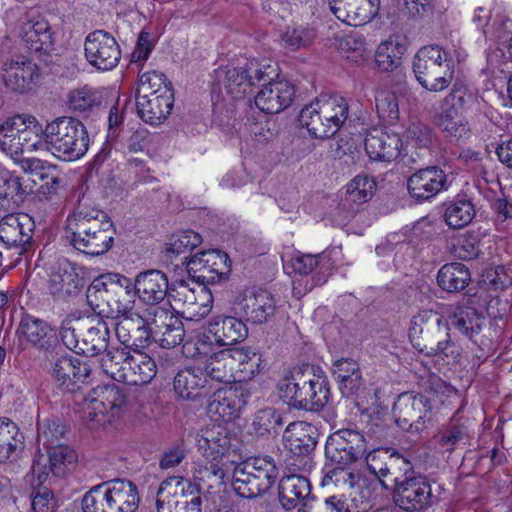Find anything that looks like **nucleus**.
Wrapping results in <instances>:
<instances>
[{"instance_id":"obj_1","label":"nucleus","mask_w":512,"mask_h":512,"mask_svg":"<svg viewBox=\"0 0 512 512\" xmlns=\"http://www.w3.org/2000/svg\"><path fill=\"white\" fill-rule=\"evenodd\" d=\"M65 233L76 250L89 256H101L113 247L116 230L106 212L79 204L66 219Z\"/></svg>"},{"instance_id":"obj_2","label":"nucleus","mask_w":512,"mask_h":512,"mask_svg":"<svg viewBox=\"0 0 512 512\" xmlns=\"http://www.w3.org/2000/svg\"><path fill=\"white\" fill-rule=\"evenodd\" d=\"M134 282L123 275L108 273L94 279L87 290V301L101 318L119 319L133 314Z\"/></svg>"},{"instance_id":"obj_3","label":"nucleus","mask_w":512,"mask_h":512,"mask_svg":"<svg viewBox=\"0 0 512 512\" xmlns=\"http://www.w3.org/2000/svg\"><path fill=\"white\" fill-rule=\"evenodd\" d=\"M412 346L426 356L459 361L461 350L451 340L448 321L433 310H421L413 316L409 328Z\"/></svg>"},{"instance_id":"obj_4","label":"nucleus","mask_w":512,"mask_h":512,"mask_svg":"<svg viewBox=\"0 0 512 512\" xmlns=\"http://www.w3.org/2000/svg\"><path fill=\"white\" fill-rule=\"evenodd\" d=\"M279 397L296 409L319 410L329 401L330 388L326 376L313 369H297L278 381Z\"/></svg>"},{"instance_id":"obj_5","label":"nucleus","mask_w":512,"mask_h":512,"mask_svg":"<svg viewBox=\"0 0 512 512\" xmlns=\"http://www.w3.org/2000/svg\"><path fill=\"white\" fill-rule=\"evenodd\" d=\"M466 55L455 51L453 55L439 45L421 47L413 59V72L419 84L428 91L441 92L449 87L455 75V60Z\"/></svg>"},{"instance_id":"obj_6","label":"nucleus","mask_w":512,"mask_h":512,"mask_svg":"<svg viewBox=\"0 0 512 512\" xmlns=\"http://www.w3.org/2000/svg\"><path fill=\"white\" fill-rule=\"evenodd\" d=\"M45 149L63 161L83 157L89 147L84 124L73 117H59L48 123L43 131Z\"/></svg>"},{"instance_id":"obj_7","label":"nucleus","mask_w":512,"mask_h":512,"mask_svg":"<svg viewBox=\"0 0 512 512\" xmlns=\"http://www.w3.org/2000/svg\"><path fill=\"white\" fill-rule=\"evenodd\" d=\"M278 474L279 466L272 456L251 457L235 467L232 486L240 497L255 498L274 485Z\"/></svg>"},{"instance_id":"obj_8","label":"nucleus","mask_w":512,"mask_h":512,"mask_svg":"<svg viewBox=\"0 0 512 512\" xmlns=\"http://www.w3.org/2000/svg\"><path fill=\"white\" fill-rule=\"evenodd\" d=\"M395 504L406 512H423L431 507L436 499L432 493L428 478L415 473L413 466L403 471L402 476L393 483Z\"/></svg>"},{"instance_id":"obj_9","label":"nucleus","mask_w":512,"mask_h":512,"mask_svg":"<svg viewBox=\"0 0 512 512\" xmlns=\"http://www.w3.org/2000/svg\"><path fill=\"white\" fill-rule=\"evenodd\" d=\"M201 504V497L193 484L182 477L167 478L158 488V512H202Z\"/></svg>"},{"instance_id":"obj_10","label":"nucleus","mask_w":512,"mask_h":512,"mask_svg":"<svg viewBox=\"0 0 512 512\" xmlns=\"http://www.w3.org/2000/svg\"><path fill=\"white\" fill-rule=\"evenodd\" d=\"M126 395L114 384L98 386L84 399L83 414L97 424L111 423L119 417L126 406Z\"/></svg>"},{"instance_id":"obj_11","label":"nucleus","mask_w":512,"mask_h":512,"mask_svg":"<svg viewBox=\"0 0 512 512\" xmlns=\"http://www.w3.org/2000/svg\"><path fill=\"white\" fill-rule=\"evenodd\" d=\"M183 348L191 357L205 358L202 371H205L206 379L214 382H230L233 378L232 360L225 349L212 352V341L209 335H199L195 342H186Z\"/></svg>"},{"instance_id":"obj_12","label":"nucleus","mask_w":512,"mask_h":512,"mask_svg":"<svg viewBox=\"0 0 512 512\" xmlns=\"http://www.w3.org/2000/svg\"><path fill=\"white\" fill-rule=\"evenodd\" d=\"M366 451L365 436L356 429L345 428L328 437L325 456L334 465H352L363 458Z\"/></svg>"},{"instance_id":"obj_13","label":"nucleus","mask_w":512,"mask_h":512,"mask_svg":"<svg viewBox=\"0 0 512 512\" xmlns=\"http://www.w3.org/2000/svg\"><path fill=\"white\" fill-rule=\"evenodd\" d=\"M153 306L119 318L115 324L117 339L129 351H142L152 343Z\"/></svg>"},{"instance_id":"obj_14","label":"nucleus","mask_w":512,"mask_h":512,"mask_svg":"<svg viewBox=\"0 0 512 512\" xmlns=\"http://www.w3.org/2000/svg\"><path fill=\"white\" fill-rule=\"evenodd\" d=\"M186 269L199 285L207 286L218 283L229 276L231 261L225 252L211 249L192 256L186 262Z\"/></svg>"},{"instance_id":"obj_15","label":"nucleus","mask_w":512,"mask_h":512,"mask_svg":"<svg viewBox=\"0 0 512 512\" xmlns=\"http://www.w3.org/2000/svg\"><path fill=\"white\" fill-rule=\"evenodd\" d=\"M432 406L429 399L422 394L405 392L398 396L393 405L396 424L409 433H419L426 428L427 414Z\"/></svg>"},{"instance_id":"obj_16","label":"nucleus","mask_w":512,"mask_h":512,"mask_svg":"<svg viewBox=\"0 0 512 512\" xmlns=\"http://www.w3.org/2000/svg\"><path fill=\"white\" fill-rule=\"evenodd\" d=\"M230 304L233 314L253 324L270 322L277 310L275 297L267 291L240 292Z\"/></svg>"},{"instance_id":"obj_17","label":"nucleus","mask_w":512,"mask_h":512,"mask_svg":"<svg viewBox=\"0 0 512 512\" xmlns=\"http://www.w3.org/2000/svg\"><path fill=\"white\" fill-rule=\"evenodd\" d=\"M251 397L247 384H236L216 390L207 405L209 416L216 422H230L239 417Z\"/></svg>"},{"instance_id":"obj_18","label":"nucleus","mask_w":512,"mask_h":512,"mask_svg":"<svg viewBox=\"0 0 512 512\" xmlns=\"http://www.w3.org/2000/svg\"><path fill=\"white\" fill-rule=\"evenodd\" d=\"M365 460L368 471L385 489H389V483L397 481L403 471L411 468V462L406 457L391 449H375L366 455Z\"/></svg>"},{"instance_id":"obj_19","label":"nucleus","mask_w":512,"mask_h":512,"mask_svg":"<svg viewBox=\"0 0 512 512\" xmlns=\"http://www.w3.org/2000/svg\"><path fill=\"white\" fill-rule=\"evenodd\" d=\"M84 50L87 61L103 71L116 67L121 58L116 39L104 30L90 32L85 39Z\"/></svg>"},{"instance_id":"obj_20","label":"nucleus","mask_w":512,"mask_h":512,"mask_svg":"<svg viewBox=\"0 0 512 512\" xmlns=\"http://www.w3.org/2000/svg\"><path fill=\"white\" fill-rule=\"evenodd\" d=\"M375 188V181L368 176L353 178L347 184L346 192L335 209V221L338 224H344L350 220L360 207L373 197Z\"/></svg>"},{"instance_id":"obj_21","label":"nucleus","mask_w":512,"mask_h":512,"mask_svg":"<svg viewBox=\"0 0 512 512\" xmlns=\"http://www.w3.org/2000/svg\"><path fill=\"white\" fill-rule=\"evenodd\" d=\"M318 432L312 425L304 421L290 423L283 434L285 447L298 459L291 465L298 469L306 465L317 445Z\"/></svg>"},{"instance_id":"obj_22","label":"nucleus","mask_w":512,"mask_h":512,"mask_svg":"<svg viewBox=\"0 0 512 512\" xmlns=\"http://www.w3.org/2000/svg\"><path fill=\"white\" fill-rule=\"evenodd\" d=\"M52 361V376L58 387L64 392H75L85 383L91 374L90 366L70 354H59Z\"/></svg>"},{"instance_id":"obj_23","label":"nucleus","mask_w":512,"mask_h":512,"mask_svg":"<svg viewBox=\"0 0 512 512\" xmlns=\"http://www.w3.org/2000/svg\"><path fill=\"white\" fill-rule=\"evenodd\" d=\"M266 79H269V82L263 85L255 96V104L267 114H276L291 105L295 97V88L286 79L273 80L269 75Z\"/></svg>"},{"instance_id":"obj_24","label":"nucleus","mask_w":512,"mask_h":512,"mask_svg":"<svg viewBox=\"0 0 512 512\" xmlns=\"http://www.w3.org/2000/svg\"><path fill=\"white\" fill-rule=\"evenodd\" d=\"M152 341L157 342L162 348L170 349L179 345L184 338V326L182 321L171 311L160 306H153Z\"/></svg>"},{"instance_id":"obj_25","label":"nucleus","mask_w":512,"mask_h":512,"mask_svg":"<svg viewBox=\"0 0 512 512\" xmlns=\"http://www.w3.org/2000/svg\"><path fill=\"white\" fill-rule=\"evenodd\" d=\"M278 495L281 506L285 510L298 508V512H310L311 485L309 480L301 475L283 476L278 485Z\"/></svg>"},{"instance_id":"obj_26","label":"nucleus","mask_w":512,"mask_h":512,"mask_svg":"<svg viewBox=\"0 0 512 512\" xmlns=\"http://www.w3.org/2000/svg\"><path fill=\"white\" fill-rule=\"evenodd\" d=\"M47 452V456L38 455L32 464V473L39 484L47 479L49 472L57 477L62 476L66 467L77 460L76 452L67 445L56 444L47 448Z\"/></svg>"},{"instance_id":"obj_27","label":"nucleus","mask_w":512,"mask_h":512,"mask_svg":"<svg viewBox=\"0 0 512 512\" xmlns=\"http://www.w3.org/2000/svg\"><path fill=\"white\" fill-rule=\"evenodd\" d=\"M34 221L25 213L7 214L0 220V240L7 247L19 249L22 255L33 236Z\"/></svg>"},{"instance_id":"obj_28","label":"nucleus","mask_w":512,"mask_h":512,"mask_svg":"<svg viewBox=\"0 0 512 512\" xmlns=\"http://www.w3.org/2000/svg\"><path fill=\"white\" fill-rule=\"evenodd\" d=\"M82 279L74 265L65 258L58 259L49 267L47 288L54 297L67 299L78 293Z\"/></svg>"},{"instance_id":"obj_29","label":"nucleus","mask_w":512,"mask_h":512,"mask_svg":"<svg viewBox=\"0 0 512 512\" xmlns=\"http://www.w3.org/2000/svg\"><path fill=\"white\" fill-rule=\"evenodd\" d=\"M407 187L412 198L418 201L429 200L447 189V176L439 167H427L413 173L408 178Z\"/></svg>"},{"instance_id":"obj_30","label":"nucleus","mask_w":512,"mask_h":512,"mask_svg":"<svg viewBox=\"0 0 512 512\" xmlns=\"http://www.w3.org/2000/svg\"><path fill=\"white\" fill-rule=\"evenodd\" d=\"M224 75V87L235 99L243 98L252 86L268 77V73L255 61L247 62L244 67L227 68Z\"/></svg>"},{"instance_id":"obj_31","label":"nucleus","mask_w":512,"mask_h":512,"mask_svg":"<svg viewBox=\"0 0 512 512\" xmlns=\"http://www.w3.org/2000/svg\"><path fill=\"white\" fill-rule=\"evenodd\" d=\"M208 334L219 346H232L246 339L248 328L243 319L230 315H214L207 324Z\"/></svg>"},{"instance_id":"obj_32","label":"nucleus","mask_w":512,"mask_h":512,"mask_svg":"<svg viewBox=\"0 0 512 512\" xmlns=\"http://www.w3.org/2000/svg\"><path fill=\"white\" fill-rule=\"evenodd\" d=\"M364 144L371 160L386 162L396 159L403 145L398 133L377 128L369 131Z\"/></svg>"},{"instance_id":"obj_33","label":"nucleus","mask_w":512,"mask_h":512,"mask_svg":"<svg viewBox=\"0 0 512 512\" xmlns=\"http://www.w3.org/2000/svg\"><path fill=\"white\" fill-rule=\"evenodd\" d=\"M133 282L137 296L149 306H158L167 296L168 277L160 270L140 272Z\"/></svg>"},{"instance_id":"obj_34","label":"nucleus","mask_w":512,"mask_h":512,"mask_svg":"<svg viewBox=\"0 0 512 512\" xmlns=\"http://www.w3.org/2000/svg\"><path fill=\"white\" fill-rule=\"evenodd\" d=\"M5 66L4 84L13 92L27 93L34 89L40 79L39 67L30 60H12Z\"/></svg>"},{"instance_id":"obj_35","label":"nucleus","mask_w":512,"mask_h":512,"mask_svg":"<svg viewBox=\"0 0 512 512\" xmlns=\"http://www.w3.org/2000/svg\"><path fill=\"white\" fill-rule=\"evenodd\" d=\"M224 457H204L195 462L193 479L195 490L198 494L201 491L214 493L224 484L226 472L224 470Z\"/></svg>"},{"instance_id":"obj_36","label":"nucleus","mask_w":512,"mask_h":512,"mask_svg":"<svg viewBox=\"0 0 512 512\" xmlns=\"http://www.w3.org/2000/svg\"><path fill=\"white\" fill-rule=\"evenodd\" d=\"M198 450L203 457H224L231 446L229 431L220 423L209 424L196 435Z\"/></svg>"},{"instance_id":"obj_37","label":"nucleus","mask_w":512,"mask_h":512,"mask_svg":"<svg viewBox=\"0 0 512 512\" xmlns=\"http://www.w3.org/2000/svg\"><path fill=\"white\" fill-rule=\"evenodd\" d=\"M202 366H188L174 377V390L183 399H194L212 391L210 380L206 379Z\"/></svg>"},{"instance_id":"obj_38","label":"nucleus","mask_w":512,"mask_h":512,"mask_svg":"<svg viewBox=\"0 0 512 512\" xmlns=\"http://www.w3.org/2000/svg\"><path fill=\"white\" fill-rule=\"evenodd\" d=\"M17 333L20 339L39 350H47L57 340L55 330L46 321L28 314L21 318Z\"/></svg>"},{"instance_id":"obj_39","label":"nucleus","mask_w":512,"mask_h":512,"mask_svg":"<svg viewBox=\"0 0 512 512\" xmlns=\"http://www.w3.org/2000/svg\"><path fill=\"white\" fill-rule=\"evenodd\" d=\"M174 105V92L165 90L164 95L136 96V108L139 117L146 123H162Z\"/></svg>"},{"instance_id":"obj_40","label":"nucleus","mask_w":512,"mask_h":512,"mask_svg":"<svg viewBox=\"0 0 512 512\" xmlns=\"http://www.w3.org/2000/svg\"><path fill=\"white\" fill-rule=\"evenodd\" d=\"M157 373L155 361L145 352L129 351L122 383L128 385L148 384Z\"/></svg>"},{"instance_id":"obj_41","label":"nucleus","mask_w":512,"mask_h":512,"mask_svg":"<svg viewBox=\"0 0 512 512\" xmlns=\"http://www.w3.org/2000/svg\"><path fill=\"white\" fill-rule=\"evenodd\" d=\"M111 512H134L139 505L136 485L125 479L105 482Z\"/></svg>"},{"instance_id":"obj_42","label":"nucleus","mask_w":512,"mask_h":512,"mask_svg":"<svg viewBox=\"0 0 512 512\" xmlns=\"http://www.w3.org/2000/svg\"><path fill=\"white\" fill-rule=\"evenodd\" d=\"M179 295L184 297L183 316L187 320L198 321L206 317L213 307V295L205 285L195 288L182 287Z\"/></svg>"},{"instance_id":"obj_43","label":"nucleus","mask_w":512,"mask_h":512,"mask_svg":"<svg viewBox=\"0 0 512 512\" xmlns=\"http://www.w3.org/2000/svg\"><path fill=\"white\" fill-rule=\"evenodd\" d=\"M484 323L483 313L470 305H458L449 317V328L473 339L478 335Z\"/></svg>"},{"instance_id":"obj_44","label":"nucleus","mask_w":512,"mask_h":512,"mask_svg":"<svg viewBox=\"0 0 512 512\" xmlns=\"http://www.w3.org/2000/svg\"><path fill=\"white\" fill-rule=\"evenodd\" d=\"M437 126L450 138L456 140L468 138L470 127L468 122L462 117L458 108H453L442 103L440 112L435 118Z\"/></svg>"},{"instance_id":"obj_45","label":"nucleus","mask_w":512,"mask_h":512,"mask_svg":"<svg viewBox=\"0 0 512 512\" xmlns=\"http://www.w3.org/2000/svg\"><path fill=\"white\" fill-rule=\"evenodd\" d=\"M110 331L105 321L99 320L95 326L81 334L79 354L94 357L107 350Z\"/></svg>"},{"instance_id":"obj_46","label":"nucleus","mask_w":512,"mask_h":512,"mask_svg":"<svg viewBox=\"0 0 512 512\" xmlns=\"http://www.w3.org/2000/svg\"><path fill=\"white\" fill-rule=\"evenodd\" d=\"M471 281V274L467 266L452 262L443 265L437 274V283L447 292H459L465 289Z\"/></svg>"},{"instance_id":"obj_47","label":"nucleus","mask_w":512,"mask_h":512,"mask_svg":"<svg viewBox=\"0 0 512 512\" xmlns=\"http://www.w3.org/2000/svg\"><path fill=\"white\" fill-rule=\"evenodd\" d=\"M21 37L31 51L46 52L52 46L50 27L44 20L24 23L21 27Z\"/></svg>"},{"instance_id":"obj_48","label":"nucleus","mask_w":512,"mask_h":512,"mask_svg":"<svg viewBox=\"0 0 512 512\" xmlns=\"http://www.w3.org/2000/svg\"><path fill=\"white\" fill-rule=\"evenodd\" d=\"M315 102L318 104L325 121L330 123V126H334L333 133L335 135L348 118V101L340 95H332L327 98H317Z\"/></svg>"},{"instance_id":"obj_49","label":"nucleus","mask_w":512,"mask_h":512,"mask_svg":"<svg viewBox=\"0 0 512 512\" xmlns=\"http://www.w3.org/2000/svg\"><path fill=\"white\" fill-rule=\"evenodd\" d=\"M320 111L318 104L312 101L301 110L299 122L312 137L318 139L329 138L334 135V126H330V123L325 121Z\"/></svg>"},{"instance_id":"obj_50","label":"nucleus","mask_w":512,"mask_h":512,"mask_svg":"<svg viewBox=\"0 0 512 512\" xmlns=\"http://www.w3.org/2000/svg\"><path fill=\"white\" fill-rule=\"evenodd\" d=\"M24 193L19 176L8 171L0 172V209L17 208L23 202Z\"/></svg>"},{"instance_id":"obj_51","label":"nucleus","mask_w":512,"mask_h":512,"mask_svg":"<svg viewBox=\"0 0 512 512\" xmlns=\"http://www.w3.org/2000/svg\"><path fill=\"white\" fill-rule=\"evenodd\" d=\"M475 214L474 204L470 200L457 198L446 206L444 220L450 228L461 229L471 223Z\"/></svg>"},{"instance_id":"obj_52","label":"nucleus","mask_w":512,"mask_h":512,"mask_svg":"<svg viewBox=\"0 0 512 512\" xmlns=\"http://www.w3.org/2000/svg\"><path fill=\"white\" fill-rule=\"evenodd\" d=\"M129 350L125 347H111L103 352L100 366L105 374L117 382H122Z\"/></svg>"},{"instance_id":"obj_53","label":"nucleus","mask_w":512,"mask_h":512,"mask_svg":"<svg viewBox=\"0 0 512 512\" xmlns=\"http://www.w3.org/2000/svg\"><path fill=\"white\" fill-rule=\"evenodd\" d=\"M17 425L8 418H0V462H6L22 444Z\"/></svg>"},{"instance_id":"obj_54","label":"nucleus","mask_w":512,"mask_h":512,"mask_svg":"<svg viewBox=\"0 0 512 512\" xmlns=\"http://www.w3.org/2000/svg\"><path fill=\"white\" fill-rule=\"evenodd\" d=\"M201 242L202 237L197 232L193 230L180 231L172 236L166 249V255L170 260L173 257L185 255L198 247ZM183 259L186 261L187 256H183Z\"/></svg>"},{"instance_id":"obj_55","label":"nucleus","mask_w":512,"mask_h":512,"mask_svg":"<svg viewBox=\"0 0 512 512\" xmlns=\"http://www.w3.org/2000/svg\"><path fill=\"white\" fill-rule=\"evenodd\" d=\"M450 253L461 260H472L480 253V240L476 235L465 233L451 239L449 243Z\"/></svg>"},{"instance_id":"obj_56","label":"nucleus","mask_w":512,"mask_h":512,"mask_svg":"<svg viewBox=\"0 0 512 512\" xmlns=\"http://www.w3.org/2000/svg\"><path fill=\"white\" fill-rule=\"evenodd\" d=\"M165 90L173 92L172 85L161 72L150 71L140 75L137 96L164 95Z\"/></svg>"},{"instance_id":"obj_57","label":"nucleus","mask_w":512,"mask_h":512,"mask_svg":"<svg viewBox=\"0 0 512 512\" xmlns=\"http://www.w3.org/2000/svg\"><path fill=\"white\" fill-rule=\"evenodd\" d=\"M350 465H334L330 462V465H325L324 476L322 478V485L329 486H344L353 488L357 483L358 476L353 471L349 470Z\"/></svg>"},{"instance_id":"obj_58","label":"nucleus","mask_w":512,"mask_h":512,"mask_svg":"<svg viewBox=\"0 0 512 512\" xmlns=\"http://www.w3.org/2000/svg\"><path fill=\"white\" fill-rule=\"evenodd\" d=\"M282 425V417L273 407L258 410L252 421L253 432L258 436H265Z\"/></svg>"},{"instance_id":"obj_59","label":"nucleus","mask_w":512,"mask_h":512,"mask_svg":"<svg viewBox=\"0 0 512 512\" xmlns=\"http://www.w3.org/2000/svg\"><path fill=\"white\" fill-rule=\"evenodd\" d=\"M376 110L381 119L393 123L399 118L398 99L394 92L379 90L375 95Z\"/></svg>"},{"instance_id":"obj_60","label":"nucleus","mask_w":512,"mask_h":512,"mask_svg":"<svg viewBox=\"0 0 512 512\" xmlns=\"http://www.w3.org/2000/svg\"><path fill=\"white\" fill-rule=\"evenodd\" d=\"M84 512H111L105 483L91 488L82 499Z\"/></svg>"},{"instance_id":"obj_61","label":"nucleus","mask_w":512,"mask_h":512,"mask_svg":"<svg viewBox=\"0 0 512 512\" xmlns=\"http://www.w3.org/2000/svg\"><path fill=\"white\" fill-rule=\"evenodd\" d=\"M326 259H328V257L324 253L302 254L291 260V266L293 271L300 275H307L316 269H319L318 273L324 274L329 268L328 265L323 263Z\"/></svg>"},{"instance_id":"obj_62","label":"nucleus","mask_w":512,"mask_h":512,"mask_svg":"<svg viewBox=\"0 0 512 512\" xmlns=\"http://www.w3.org/2000/svg\"><path fill=\"white\" fill-rule=\"evenodd\" d=\"M469 433L465 426L452 425L446 429L439 438V445L445 452L451 453L455 449L468 444Z\"/></svg>"},{"instance_id":"obj_63","label":"nucleus","mask_w":512,"mask_h":512,"mask_svg":"<svg viewBox=\"0 0 512 512\" xmlns=\"http://www.w3.org/2000/svg\"><path fill=\"white\" fill-rule=\"evenodd\" d=\"M65 434L64 426L58 419H45L38 422V441L43 443V446L49 448L55 446Z\"/></svg>"},{"instance_id":"obj_64","label":"nucleus","mask_w":512,"mask_h":512,"mask_svg":"<svg viewBox=\"0 0 512 512\" xmlns=\"http://www.w3.org/2000/svg\"><path fill=\"white\" fill-rule=\"evenodd\" d=\"M69 107L78 112H85L99 104L97 94L87 86L75 89L68 96Z\"/></svg>"}]
</instances>
